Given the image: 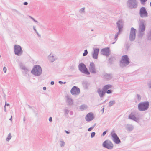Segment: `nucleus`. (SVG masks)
<instances>
[{"instance_id":"f257e3e1","label":"nucleus","mask_w":151,"mask_h":151,"mask_svg":"<svg viewBox=\"0 0 151 151\" xmlns=\"http://www.w3.org/2000/svg\"><path fill=\"white\" fill-rule=\"evenodd\" d=\"M149 106V103L148 101L142 102L138 104V109L139 111H144L148 109Z\"/></svg>"},{"instance_id":"f03ea898","label":"nucleus","mask_w":151,"mask_h":151,"mask_svg":"<svg viewBox=\"0 0 151 151\" xmlns=\"http://www.w3.org/2000/svg\"><path fill=\"white\" fill-rule=\"evenodd\" d=\"M42 69L41 66L39 65H35L33 66L31 70V73L34 75L39 76L42 73Z\"/></svg>"},{"instance_id":"7ed1b4c3","label":"nucleus","mask_w":151,"mask_h":151,"mask_svg":"<svg viewBox=\"0 0 151 151\" xmlns=\"http://www.w3.org/2000/svg\"><path fill=\"white\" fill-rule=\"evenodd\" d=\"M78 67L79 70L81 73L87 75H89L90 74V72L86 68L85 65L83 63H79Z\"/></svg>"},{"instance_id":"20e7f679","label":"nucleus","mask_w":151,"mask_h":151,"mask_svg":"<svg viewBox=\"0 0 151 151\" xmlns=\"http://www.w3.org/2000/svg\"><path fill=\"white\" fill-rule=\"evenodd\" d=\"M127 4L128 8L131 9H136L138 6L137 0H128Z\"/></svg>"},{"instance_id":"39448f33","label":"nucleus","mask_w":151,"mask_h":151,"mask_svg":"<svg viewBox=\"0 0 151 151\" xmlns=\"http://www.w3.org/2000/svg\"><path fill=\"white\" fill-rule=\"evenodd\" d=\"M120 61V66H125L128 65L130 63L129 58L127 55H123Z\"/></svg>"},{"instance_id":"423d86ee","label":"nucleus","mask_w":151,"mask_h":151,"mask_svg":"<svg viewBox=\"0 0 151 151\" xmlns=\"http://www.w3.org/2000/svg\"><path fill=\"white\" fill-rule=\"evenodd\" d=\"M14 54L18 56L21 55L23 53V50L21 47L18 45H15L14 47Z\"/></svg>"},{"instance_id":"0eeeda50","label":"nucleus","mask_w":151,"mask_h":151,"mask_svg":"<svg viewBox=\"0 0 151 151\" xmlns=\"http://www.w3.org/2000/svg\"><path fill=\"white\" fill-rule=\"evenodd\" d=\"M111 135L113 141L115 144H118L121 143V141L117 134L115 133L114 130H112L111 133Z\"/></svg>"},{"instance_id":"6e6552de","label":"nucleus","mask_w":151,"mask_h":151,"mask_svg":"<svg viewBox=\"0 0 151 151\" xmlns=\"http://www.w3.org/2000/svg\"><path fill=\"white\" fill-rule=\"evenodd\" d=\"M103 147L108 149H112L114 147V145L112 142L109 140H106L102 144Z\"/></svg>"},{"instance_id":"1a4fd4ad","label":"nucleus","mask_w":151,"mask_h":151,"mask_svg":"<svg viewBox=\"0 0 151 151\" xmlns=\"http://www.w3.org/2000/svg\"><path fill=\"white\" fill-rule=\"evenodd\" d=\"M139 14L142 18H146L148 17V12L145 7H142L140 8L139 11Z\"/></svg>"},{"instance_id":"9d476101","label":"nucleus","mask_w":151,"mask_h":151,"mask_svg":"<svg viewBox=\"0 0 151 151\" xmlns=\"http://www.w3.org/2000/svg\"><path fill=\"white\" fill-rule=\"evenodd\" d=\"M70 91L71 94L73 95H78L80 92V88L76 86L73 87Z\"/></svg>"},{"instance_id":"9b49d317","label":"nucleus","mask_w":151,"mask_h":151,"mask_svg":"<svg viewBox=\"0 0 151 151\" xmlns=\"http://www.w3.org/2000/svg\"><path fill=\"white\" fill-rule=\"evenodd\" d=\"M145 22V20L142 19L140 20V23L139 24V31L143 32L145 30L146 24Z\"/></svg>"},{"instance_id":"f8f14e48","label":"nucleus","mask_w":151,"mask_h":151,"mask_svg":"<svg viewBox=\"0 0 151 151\" xmlns=\"http://www.w3.org/2000/svg\"><path fill=\"white\" fill-rule=\"evenodd\" d=\"M88 68L90 72L91 73L95 74L96 73L97 70L95 68V64L93 62H90Z\"/></svg>"},{"instance_id":"ddd939ff","label":"nucleus","mask_w":151,"mask_h":151,"mask_svg":"<svg viewBox=\"0 0 151 151\" xmlns=\"http://www.w3.org/2000/svg\"><path fill=\"white\" fill-rule=\"evenodd\" d=\"M110 50L108 47H106L102 49L101 51V53L103 55L107 56L110 55Z\"/></svg>"},{"instance_id":"4468645a","label":"nucleus","mask_w":151,"mask_h":151,"mask_svg":"<svg viewBox=\"0 0 151 151\" xmlns=\"http://www.w3.org/2000/svg\"><path fill=\"white\" fill-rule=\"evenodd\" d=\"M94 118L93 113L92 112L88 113L85 117V119L87 122H89L93 120Z\"/></svg>"},{"instance_id":"2eb2a0df","label":"nucleus","mask_w":151,"mask_h":151,"mask_svg":"<svg viewBox=\"0 0 151 151\" xmlns=\"http://www.w3.org/2000/svg\"><path fill=\"white\" fill-rule=\"evenodd\" d=\"M122 20H118L116 23V24L118 29V32H121L122 30L123 26L122 24Z\"/></svg>"},{"instance_id":"dca6fc26","label":"nucleus","mask_w":151,"mask_h":151,"mask_svg":"<svg viewBox=\"0 0 151 151\" xmlns=\"http://www.w3.org/2000/svg\"><path fill=\"white\" fill-rule=\"evenodd\" d=\"M99 50V48H95L94 49L93 52L92 54V57L93 59H96L98 58Z\"/></svg>"},{"instance_id":"f3484780","label":"nucleus","mask_w":151,"mask_h":151,"mask_svg":"<svg viewBox=\"0 0 151 151\" xmlns=\"http://www.w3.org/2000/svg\"><path fill=\"white\" fill-rule=\"evenodd\" d=\"M67 98L66 103L68 106H70L73 104V101L71 98H70L68 95L66 96Z\"/></svg>"},{"instance_id":"a211bd4d","label":"nucleus","mask_w":151,"mask_h":151,"mask_svg":"<svg viewBox=\"0 0 151 151\" xmlns=\"http://www.w3.org/2000/svg\"><path fill=\"white\" fill-rule=\"evenodd\" d=\"M97 92L100 97L101 98L104 96L106 93V91H105V90H104L103 89V88H102V90H101L99 88L97 90Z\"/></svg>"},{"instance_id":"6ab92c4d","label":"nucleus","mask_w":151,"mask_h":151,"mask_svg":"<svg viewBox=\"0 0 151 151\" xmlns=\"http://www.w3.org/2000/svg\"><path fill=\"white\" fill-rule=\"evenodd\" d=\"M128 118L129 119L133 120L137 122H139V119L137 118L134 115L132 114V113L129 115Z\"/></svg>"},{"instance_id":"aec40b11","label":"nucleus","mask_w":151,"mask_h":151,"mask_svg":"<svg viewBox=\"0 0 151 151\" xmlns=\"http://www.w3.org/2000/svg\"><path fill=\"white\" fill-rule=\"evenodd\" d=\"M104 76V78L107 80H110L112 78V74L111 73L109 74L105 73Z\"/></svg>"},{"instance_id":"412c9836","label":"nucleus","mask_w":151,"mask_h":151,"mask_svg":"<svg viewBox=\"0 0 151 151\" xmlns=\"http://www.w3.org/2000/svg\"><path fill=\"white\" fill-rule=\"evenodd\" d=\"M19 64L20 68L24 70L25 72H27L29 71V70L26 68L25 66L24 65H23V63H20Z\"/></svg>"},{"instance_id":"4be33fe9","label":"nucleus","mask_w":151,"mask_h":151,"mask_svg":"<svg viewBox=\"0 0 151 151\" xmlns=\"http://www.w3.org/2000/svg\"><path fill=\"white\" fill-rule=\"evenodd\" d=\"M136 30L132 27L131 29V30L130 32V35H136Z\"/></svg>"},{"instance_id":"5701e85b","label":"nucleus","mask_w":151,"mask_h":151,"mask_svg":"<svg viewBox=\"0 0 151 151\" xmlns=\"http://www.w3.org/2000/svg\"><path fill=\"white\" fill-rule=\"evenodd\" d=\"M112 86L110 84H107L105 85L103 88V89L105 91L109 89L112 87Z\"/></svg>"},{"instance_id":"b1692460","label":"nucleus","mask_w":151,"mask_h":151,"mask_svg":"<svg viewBox=\"0 0 151 151\" xmlns=\"http://www.w3.org/2000/svg\"><path fill=\"white\" fill-rule=\"evenodd\" d=\"M48 58L49 60L51 62H53L55 60H56V58H54V56L53 55H51V54L50 55L48 56Z\"/></svg>"},{"instance_id":"393cba45","label":"nucleus","mask_w":151,"mask_h":151,"mask_svg":"<svg viewBox=\"0 0 151 151\" xmlns=\"http://www.w3.org/2000/svg\"><path fill=\"white\" fill-rule=\"evenodd\" d=\"M89 84V83L87 81H85L83 83V87L86 89L88 88Z\"/></svg>"},{"instance_id":"a878e982","label":"nucleus","mask_w":151,"mask_h":151,"mask_svg":"<svg viewBox=\"0 0 151 151\" xmlns=\"http://www.w3.org/2000/svg\"><path fill=\"white\" fill-rule=\"evenodd\" d=\"M134 128L133 126L132 125H128L126 128V129L129 131H131L133 130Z\"/></svg>"},{"instance_id":"bb28decb","label":"nucleus","mask_w":151,"mask_h":151,"mask_svg":"<svg viewBox=\"0 0 151 151\" xmlns=\"http://www.w3.org/2000/svg\"><path fill=\"white\" fill-rule=\"evenodd\" d=\"M136 36L130 35L129 39L130 41L132 42L134 41L135 39Z\"/></svg>"},{"instance_id":"cd10ccee","label":"nucleus","mask_w":151,"mask_h":151,"mask_svg":"<svg viewBox=\"0 0 151 151\" xmlns=\"http://www.w3.org/2000/svg\"><path fill=\"white\" fill-rule=\"evenodd\" d=\"M147 39L148 40H151V30L149 31L147 34Z\"/></svg>"},{"instance_id":"c85d7f7f","label":"nucleus","mask_w":151,"mask_h":151,"mask_svg":"<svg viewBox=\"0 0 151 151\" xmlns=\"http://www.w3.org/2000/svg\"><path fill=\"white\" fill-rule=\"evenodd\" d=\"M116 103V102L114 100H113L110 101L108 104V106L109 107H111L114 104Z\"/></svg>"},{"instance_id":"c756f323","label":"nucleus","mask_w":151,"mask_h":151,"mask_svg":"<svg viewBox=\"0 0 151 151\" xmlns=\"http://www.w3.org/2000/svg\"><path fill=\"white\" fill-rule=\"evenodd\" d=\"M114 58H111L109 59L108 61L110 65L112 64L114 61Z\"/></svg>"},{"instance_id":"7c9ffc66","label":"nucleus","mask_w":151,"mask_h":151,"mask_svg":"<svg viewBox=\"0 0 151 151\" xmlns=\"http://www.w3.org/2000/svg\"><path fill=\"white\" fill-rule=\"evenodd\" d=\"M64 110L65 114V115H68L69 112V111L68 109V108L67 107H65Z\"/></svg>"},{"instance_id":"2f4dec72","label":"nucleus","mask_w":151,"mask_h":151,"mask_svg":"<svg viewBox=\"0 0 151 151\" xmlns=\"http://www.w3.org/2000/svg\"><path fill=\"white\" fill-rule=\"evenodd\" d=\"M96 124L95 123L93 126L91 127H90L88 128V131H91L95 127L96 125Z\"/></svg>"},{"instance_id":"473e14b6","label":"nucleus","mask_w":151,"mask_h":151,"mask_svg":"<svg viewBox=\"0 0 151 151\" xmlns=\"http://www.w3.org/2000/svg\"><path fill=\"white\" fill-rule=\"evenodd\" d=\"M120 32H118L117 34H116V35H115V42H113L112 43V44H114L115 42L116 41L117 39V38L118 37V35H119V33H120Z\"/></svg>"},{"instance_id":"72a5a7b5","label":"nucleus","mask_w":151,"mask_h":151,"mask_svg":"<svg viewBox=\"0 0 151 151\" xmlns=\"http://www.w3.org/2000/svg\"><path fill=\"white\" fill-rule=\"evenodd\" d=\"M139 31V33L138 35V37H139V38L142 37L143 35V32H140V31Z\"/></svg>"},{"instance_id":"f704fd0d","label":"nucleus","mask_w":151,"mask_h":151,"mask_svg":"<svg viewBox=\"0 0 151 151\" xmlns=\"http://www.w3.org/2000/svg\"><path fill=\"white\" fill-rule=\"evenodd\" d=\"M12 137L11 136V133H9L7 137L6 138V140L7 141H9L11 139Z\"/></svg>"},{"instance_id":"c9c22d12","label":"nucleus","mask_w":151,"mask_h":151,"mask_svg":"<svg viewBox=\"0 0 151 151\" xmlns=\"http://www.w3.org/2000/svg\"><path fill=\"white\" fill-rule=\"evenodd\" d=\"M85 108V106L84 105H82L79 107V109L81 111L84 110V108Z\"/></svg>"},{"instance_id":"e433bc0d","label":"nucleus","mask_w":151,"mask_h":151,"mask_svg":"<svg viewBox=\"0 0 151 151\" xmlns=\"http://www.w3.org/2000/svg\"><path fill=\"white\" fill-rule=\"evenodd\" d=\"M88 51L87 49H86L84 51V52L83 54V56H86L87 54H88Z\"/></svg>"},{"instance_id":"4c0bfd02","label":"nucleus","mask_w":151,"mask_h":151,"mask_svg":"<svg viewBox=\"0 0 151 151\" xmlns=\"http://www.w3.org/2000/svg\"><path fill=\"white\" fill-rule=\"evenodd\" d=\"M61 144H60V146L62 147H64L65 144V142L63 141H61Z\"/></svg>"},{"instance_id":"58836bf2","label":"nucleus","mask_w":151,"mask_h":151,"mask_svg":"<svg viewBox=\"0 0 151 151\" xmlns=\"http://www.w3.org/2000/svg\"><path fill=\"white\" fill-rule=\"evenodd\" d=\"M112 92V91L111 90L108 89L106 91V93L107 94H109L111 93Z\"/></svg>"},{"instance_id":"ea45409f","label":"nucleus","mask_w":151,"mask_h":151,"mask_svg":"<svg viewBox=\"0 0 151 151\" xmlns=\"http://www.w3.org/2000/svg\"><path fill=\"white\" fill-rule=\"evenodd\" d=\"M148 88H149L151 89V81H148L147 83Z\"/></svg>"},{"instance_id":"a19ab883","label":"nucleus","mask_w":151,"mask_h":151,"mask_svg":"<svg viewBox=\"0 0 151 151\" xmlns=\"http://www.w3.org/2000/svg\"><path fill=\"white\" fill-rule=\"evenodd\" d=\"M96 133L95 132H92L91 134V138H93L95 135Z\"/></svg>"},{"instance_id":"79ce46f5","label":"nucleus","mask_w":151,"mask_h":151,"mask_svg":"<svg viewBox=\"0 0 151 151\" xmlns=\"http://www.w3.org/2000/svg\"><path fill=\"white\" fill-rule=\"evenodd\" d=\"M29 17L32 20H33L36 23H38V21H37L36 20H35L34 18L33 17H32L31 16H29Z\"/></svg>"},{"instance_id":"37998d69","label":"nucleus","mask_w":151,"mask_h":151,"mask_svg":"<svg viewBox=\"0 0 151 151\" xmlns=\"http://www.w3.org/2000/svg\"><path fill=\"white\" fill-rule=\"evenodd\" d=\"M141 3L142 4H145V2H146L147 0H140Z\"/></svg>"},{"instance_id":"c03bdc74","label":"nucleus","mask_w":151,"mask_h":151,"mask_svg":"<svg viewBox=\"0 0 151 151\" xmlns=\"http://www.w3.org/2000/svg\"><path fill=\"white\" fill-rule=\"evenodd\" d=\"M33 29L35 31V32L38 35H39V33H38V32L36 30V28H35V26H33Z\"/></svg>"},{"instance_id":"a18cd8bd","label":"nucleus","mask_w":151,"mask_h":151,"mask_svg":"<svg viewBox=\"0 0 151 151\" xmlns=\"http://www.w3.org/2000/svg\"><path fill=\"white\" fill-rule=\"evenodd\" d=\"M85 9V8L84 7L81 8L80 10V12L81 13L84 12Z\"/></svg>"},{"instance_id":"49530a36","label":"nucleus","mask_w":151,"mask_h":151,"mask_svg":"<svg viewBox=\"0 0 151 151\" xmlns=\"http://www.w3.org/2000/svg\"><path fill=\"white\" fill-rule=\"evenodd\" d=\"M58 83L62 85L63 84H65L66 83V82L65 81L63 82L61 81H59Z\"/></svg>"},{"instance_id":"de8ad7c7","label":"nucleus","mask_w":151,"mask_h":151,"mask_svg":"<svg viewBox=\"0 0 151 151\" xmlns=\"http://www.w3.org/2000/svg\"><path fill=\"white\" fill-rule=\"evenodd\" d=\"M129 45L128 44H127L125 45V48L127 50H128L129 47Z\"/></svg>"},{"instance_id":"09e8293b","label":"nucleus","mask_w":151,"mask_h":151,"mask_svg":"<svg viewBox=\"0 0 151 151\" xmlns=\"http://www.w3.org/2000/svg\"><path fill=\"white\" fill-rule=\"evenodd\" d=\"M137 98L138 100H140L141 99V97L140 95L137 94Z\"/></svg>"},{"instance_id":"8fccbe9b","label":"nucleus","mask_w":151,"mask_h":151,"mask_svg":"<svg viewBox=\"0 0 151 151\" xmlns=\"http://www.w3.org/2000/svg\"><path fill=\"white\" fill-rule=\"evenodd\" d=\"M12 10L13 11H14L16 13H17L18 14H20V13L17 10L15 9H12Z\"/></svg>"},{"instance_id":"3c124183","label":"nucleus","mask_w":151,"mask_h":151,"mask_svg":"<svg viewBox=\"0 0 151 151\" xmlns=\"http://www.w3.org/2000/svg\"><path fill=\"white\" fill-rule=\"evenodd\" d=\"M3 71L4 73H6L7 70L6 68L5 67H4L3 68Z\"/></svg>"},{"instance_id":"603ef678","label":"nucleus","mask_w":151,"mask_h":151,"mask_svg":"<svg viewBox=\"0 0 151 151\" xmlns=\"http://www.w3.org/2000/svg\"><path fill=\"white\" fill-rule=\"evenodd\" d=\"M106 132H107V131H104L103 132L102 134V135L103 136H104L106 134Z\"/></svg>"},{"instance_id":"864d4df0","label":"nucleus","mask_w":151,"mask_h":151,"mask_svg":"<svg viewBox=\"0 0 151 151\" xmlns=\"http://www.w3.org/2000/svg\"><path fill=\"white\" fill-rule=\"evenodd\" d=\"M52 117H49V120L50 122H52Z\"/></svg>"},{"instance_id":"5fc2aeb1","label":"nucleus","mask_w":151,"mask_h":151,"mask_svg":"<svg viewBox=\"0 0 151 151\" xmlns=\"http://www.w3.org/2000/svg\"><path fill=\"white\" fill-rule=\"evenodd\" d=\"M73 112L72 111H70V115H73Z\"/></svg>"},{"instance_id":"6e6d98bb","label":"nucleus","mask_w":151,"mask_h":151,"mask_svg":"<svg viewBox=\"0 0 151 151\" xmlns=\"http://www.w3.org/2000/svg\"><path fill=\"white\" fill-rule=\"evenodd\" d=\"M4 111L6 112V106H5V105H4Z\"/></svg>"},{"instance_id":"4d7b16f0","label":"nucleus","mask_w":151,"mask_h":151,"mask_svg":"<svg viewBox=\"0 0 151 151\" xmlns=\"http://www.w3.org/2000/svg\"><path fill=\"white\" fill-rule=\"evenodd\" d=\"M104 106H103V108L101 110V111L102 112V113H103L104 112Z\"/></svg>"},{"instance_id":"13d9d810","label":"nucleus","mask_w":151,"mask_h":151,"mask_svg":"<svg viewBox=\"0 0 151 151\" xmlns=\"http://www.w3.org/2000/svg\"><path fill=\"white\" fill-rule=\"evenodd\" d=\"M28 4V2H25L23 3V4L25 5H27Z\"/></svg>"},{"instance_id":"bf43d9fd","label":"nucleus","mask_w":151,"mask_h":151,"mask_svg":"<svg viewBox=\"0 0 151 151\" xmlns=\"http://www.w3.org/2000/svg\"><path fill=\"white\" fill-rule=\"evenodd\" d=\"M54 81H52L50 82V84L52 85H53L54 84Z\"/></svg>"},{"instance_id":"052dcab7","label":"nucleus","mask_w":151,"mask_h":151,"mask_svg":"<svg viewBox=\"0 0 151 151\" xmlns=\"http://www.w3.org/2000/svg\"><path fill=\"white\" fill-rule=\"evenodd\" d=\"M5 106L6 105L7 106H9V104H8V103H6H6H5Z\"/></svg>"},{"instance_id":"680f3d73","label":"nucleus","mask_w":151,"mask_h":151,"mask_svg":"<svg viewBox=\"0 0 151 151\" xmlns=\"http://www.w3.org/2000/svg\"><path fill=\"white\" fill-rule=\"evenodd\" d=\"M65 132L67 134H69L70 133V132L69 131H66V130H65Z\"/></svg>"},{"instance_id":"e2e57ef3","label":"nucleus","mask_w":151,"mask_h":151,"mask_svg":"<svg viewBox=\"0 0 151 151\" xmlns=\"http://www.w3.org/2000/svg\"><path fill=\"white\" fill-rule=\"evenodd\" d=\"M46 87H44L43 88V89L44 90H46Z\"/></svg>"},{"instance_id":"0e129e2a","label":"nucleus","mask_w":151,"mask_h":151,"mask_svg":"<svg viewBox=\"0 0 151 151\" xmlns=\"http://www.w3.org/2000/svg\"><path fill=\"white\" fill-rule=\"evenodd\" d=\"M106 100H105L103 102L101 103V104H104V103H105V102H106Z\"/></svg>"},{"instance_id":"69168bd1","label":"nucleus","mask_w":151,"mask_h":151,"mask_svg":"<svg viewBox=\"0 0 151 151\" xmlns=\"http://www.w3.org/2000/svg\"><path fill=\"white\" fill-rule=\"evenodd\" d=\"M9 120L11 121H12V116H11V118L9 119Z\"/></svg>"},{"instance_id":"338daca9","label":"nucleus","mask_w":151,"mask_h":151,"mask_svg":"<svg viewBox=\"0 0 151 151\" xmlns=\"http://www.w3.org/2000/svg\"><path fill=\"white\" fill-rule=\"evenodd\" d=\"M23 120L24 122L25 121V117H24Z\"/></svg>"},{"instance_id":"774afa93","label":"nucleus","mask_w":151,"mask_h":151,"mask_svg":"<svg viewBox=\"0 0 151 151\" xmlns=\"http://www.w3.org/2000/svg\"><path fill=\"white\" fill-rule=\"evenodd\" d=\"M28 106H29V108H32V106H30V105H28Z\"/></svg>"}]
</instances>
